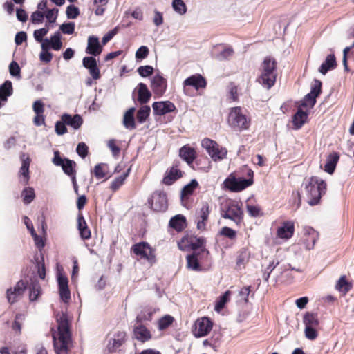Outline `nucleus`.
Here are the masks:
<instances>
[{"mask_svg": "<svg viewBox=\"0 0 354 354\" xmlns=\"http://www.w3.org/2000/svg\"><path fill=\"white\" fill-rule=\"evenodd\" d=\"M28 286H29L28 282H25L22 279L19 280L13 288H10L7 290L6 295L8 301L10 304L15 303L17 301L18 297L24 294Z\"/></svg>", "mask_w": 354, "mask_h": 354, "instance_id": "nucleus-17", "label": "nucleus"}, {"mask_svg": "<svg viewBox=\"0 0 354 354\" xmlns=\"http://www.w3.org/2000/svg\"><path fill=\"white\" fill-rule=\"evenodd\" d=\"M82 65L88 70L89 74L93 80H99L101 77L100 71L94 56L84 57L82 59Z\"/></svg>", "mask_w": 354, "mask_h": 354, "instance_id": "nucleus-21", "label": "nucleus"}, {"mask_svg": "<svg viewBox=\"0 0 354 354\" xmlns=\"http://www.w3.org/2000/svg\"><path fill=\"white\" fill-rule=\"evenodd\" d=\"M260 75L257 79L261 85L266 89H270L274 84L277 77V62L271 57L266 56L259 67Z\"/></svg>", "mask_w": 354, "mask_h": 354, "instance_id": "nucleus-2", "label": "nucleus"}, {"mask_svg": "<svg viewBox=\"0 0 354 354\" xmlns=\"http://www.w3.org/2000/svg\"><path fill=\"white\" fill-rule=\"evenodd\" d=\"M201 144L214 161L222 160L226 158L227 150L220 146L216 141L205 138L202 140Z\"/></svg>", "mask_w": 354, "mask_h": 354, "instance_id": "nucleus-6", "label": "nucleus"}, {"mask_svg": "<svg viewBox=\"0 0 354 354\" xmlns=\"http://www.w3.org/2000/svg\"><path fill=\"white\" fill-rule=\"evenodd\" d=\"M28 289L30 301H37L41 294V288L36 278L30 279V283L29 284Z\"/></svg>", "mask_w": 354, "mask_h": 354, "instance_id": "nucleus-31", "label": "nucleus"}, {"mask_svg": "<svg viewBox=\"0 0 354 354\" xmlns=\"http://www.w3.org/2000/svg\"><path fill=\"white\" fill-rule=\"evenodd\" d=\"M62 120H63L66 125L73 127L74 129H78L83 123L82 118L78 114L72 116L69 114L64 113L62 116Z\"/></svg>", "mask_w": 354, "mask_h": 354, "instance_id": "nucleus-30", "label": "nucleus"}, {"mask_svg": "<svg viewBox=\"0 0 354 354\" xmlns=\"http://www.w3.org/2000/svg\"><path fill=\"white\" fill-rule=\"evenodd\" d=\"M319 234L313 227H309L306 232V241L308 243H316L319 240Z\"/></svg>", "mask_w": 354, "mask_h": 354, "instance_id": "nucleus-49", "label": "nucleus"}, {"mask_svg": "<svg viewBox=\"0 0 354 354\" xmlns=\"http://www.w3.org/2000/svg\"><path fill=\"white\" fill-rule=\"evenodd\" d=\"M151 97V93L145 83H139L133 91V99L140 104H147Z\"/></svg>", "mask_w": 354, "mask_h": 354, "instance_id": "nucleus-16", "label": "nucleus"}, {"mask_svg": "<svg viewBox=\"0 0 354 354\" xmlns=\"http://www.w3.org/2000/svg\"><path fill=\"white\" fill-rule=\"evenodd\" d=\"M316 97H314V95H312L310 93H308L304 100L301 103V106L303 107L310 106L313 107L316 103Z\"/></svg>", "mask_w": 354, "mask_h": 354, "instance_id": "nucleus-60", "label": "nucleus"}, {"mask_svg": "<svg viewBox=\"0 0 354 354\" xmlns=\"http://www.w3.org/2000/svg\"><path fill=\"white\" fill-rule=\"evenodd\" d=\"M227 123L234 131L248 130L251 124V119L243 113L241 106L232 107L229 110Z\"/></svg>", "mask_w": 354, "mask_h": 354, "instance_id": "nucleus-4", "label": "nucleus"}, {"mask_svg": "<svg viewBox=\"0 0 354 354\" xmlns=\"http://www.w3.org/2000/svg\"><path fill=\"white\" fill-rule=\"evenodd\" d=\"M241 169L248 177V179H243L242 178H236L234 176L231 174L223 183L227 189L233 192H239L253 184V171L246 165L243 166Z\"/></svg>", "mask_w": 354, "mask_h": 354, "instance_id": "nucleus-5", "label": "nucleus"}, {"mask_svg": "<svg viewBox=\"0 0 354 354\" xmlns=\"http://www.w3.org/2000/svg\"><path fill=\"white\" fill-rule=\"evenodd\" d=\"M46 245H37V251L36 252L33 261L37 268V273L41 279H44L46 277V268L44 264V259L42 251Z\"/></svg>", "mask_w": 354, "mask_h": 354, "instance_id": "nucleus-20", "label": "nucleus"}, {"mask_svg": "<svg viewBox=\"0 0 354 354\" xmlns=\"http://www.w3.org/2000/svg\"><path fill=\"white\" fill-rule=\"evenodd\" d=\"M322 83L320 80H315L314 84L312 86L310 92L309 93L312 95H314V97H317L322 93Z\"/></svg>", "mask_w": 354, "mask_h": 354, "instance_id": "nucleus-59", "label": "nucleus"}, {"mask_svg": "<svg viewBox=\"0 0 354 354\" xmlns=\"http://www.w3.org/2000/svg\"><path fill=\"white\" fill-rule=\"evenodd\" d=\"M339 154L337 152H333L330 153L326 159L324 171L329 174H333L335 170L337 164L339 162Z\"/></svg>", "mask_w": 354, "mask_h": 354, "instance_id": "nucleus-32", "label": "nucleus"}, {"mask_svg": "<svg viewBox=\"0 0 354 354\" xmlns=\"http://www.w3.org/2000/svg\"><path fill=\"white\" fill-rule=\"evenodd\" d=\"M352 287V283L347 281L345 275L341 276L335 285V288L344 295L348 292Z\"/></svg>", "mask_w": 354, "mask_h": 354, "instance_id": "nucleus-40", "label": "nucleus"}, {"mask_svg": "<svg viewBox=\"0 0 354 354\" xmlns=\"http://www.w3.org/2000/svg\"><path fill=\"white\" fill-rule=\"evenodd\" d=\"M152 108L153 114L160 116L176 111V106L170 101L155 102L152 104Z\"/></svg>", "mask_w": 354, "mask_h": 354, "instance_id": "nucleus-18", "label": "nucleus"}, {"mask_svg": "<svg viewBox=\"0 0 354 354\" xmlns=\"http://www.w3.org/2000/svg\"><path fill=\"white\" fill-rule=\"evenodd\" d=\"M183 86H192L196 90L204 89L207 86V81L201 74H195L189 76L183 82Z\"/></svg>", "mask_w": 354, "mask_h": 354, "instance_id": "nucleus-23", "label": "nucleus"}, {"mask_svg": "<svg viewBox=\"0 0 354 354\" xmlns=\"http://www.w3.org/2000/svg\"><path fill=\"white\" fill-rule=\"evenodd\" d=\"M230 295L231 292L230 290H226L223 294L218 297L216 301L214 306V310L216 312H219L224 308L226 304L230 301Z\"/></svg>", "mask_w": 354, "mask_h": 354, "instance_id": "nucleus-43", "label": "nucleus"}, {"mask_svg": "<svg viewBox=\"0 0 354 354\" xmlns=\"http://www.w3.org/2000/svg\"><path fill=\"white\" fill-rule=\"evenodd\" d=\"M279 262L278 261H277L276 262L274 260L270 261L269 265L263 271V276H262V277L265 281H268L270 274L275 269V268L279 265Z\"/></svg>", "mask_w": 354, "mask_h": 354, "instance_id": "nucleus-56", "label": "nucleus"}, {"mask_svg": "<svg viewBox=\"0 0 354 354\" xmlns=\"http://www.w3.org/2000/svg\"><path fill=\"white\" fill-rule=\"evenodd\" d=\"M127 340V333L124 331H118L113 338L109 340L106 350L109 353L115 352Z\"/></svg>", "mask_w": 354, "mask_h": 354, "instance_id": "nucleus-19", "label": "nucleus"}, {"mask_svg": "<svg viewBox=\"0 0 354 354\" xmlns=\"http://www.w3.org/2000/svg\"><path fill=\"white\" fill-rule=\"evenodd\" d=\"M223 217L231 219L236 224L241 223L243 220V212L241 209V205L236 201L230 203Z\"/></svg>", "mask_w": 354, "mask_h": 354, "instance_id": "nucleus-13", "label": "nucleus"}, {"mask_svg": "<svg viewBox=\"0 0 354 354\" xmlns=\"http://www.w3.org/2000/svg\"><path fill=\"white\" fill-rule=\"evenodd\" d=\"M337 66L336 58L333 54L328 55L326 60L322 63L319 68V71L326 75L329 70L335 68Z\"/></svg>", "mask_w": 354, "mask_h": 354, "instance_id": "nucleus-35", "label": "nucleus"}, {"mask_svg": "<svg viewBox=\"0 0 354 354\" xmlns=\"http://www.w3.org/2000/svg\"><path fill=\"white\" fill-rule=\"evenodd\" d=\"M205 239L203 237H197L192 233H187L181 239V243H205Z\"/></svg>", "mask_w": 354, "mask_h": 354, "instance_id": "nucleus-46", "label": "nucleus"}, {"mask_svg": "<svg viewBox=\"0 0 354 354\" xmlns=\"http://www.w3.org/2000/svg\"><path fill=\"white\" fill-rule=\"evenodd\" d=\"M57 281L60 299L64 303H68L71 300V291L68 287V279L62 268H57Z\"/></svg>", "mask_w": 354, "mask_h": 354, "instance_id": "nucleus-8", "label": "nucleus"}, {"mask_svg": "<svg viewBox=\"0 0 354 354\" xmlns=\"http://www.w3.org/2000/svg\"><path fill=\"white\" fill-rule=\"evenodd\" d=\"M21 196L23 197V202L25 204L30 203L35 197L34 189L32 187L25 188L22 192Z\"/></svg>", "mask_w": 354, "mask_h": 354, "instance_id": "nucleus-51", "label": "nucleus"}, {"mask_svg": "<svg viewBox=\"0 0 354 354\" xmlns=\"http://www.w3.org/2000/svg\"><path fill=\"white\" fill-rule=\"evenodd\" d=\"M50 43L51 48L55 50H59L62 47V42L61 41V35L59 32H55L50 38Z\"/></svg>", "mask_w": 354, "mask_h": 354, "instance_id": "nucleus-53", "label": "nucleus"}, {"mask_svg": "<svg viewBox=\"0 0 354 354\" xmlns=\"http://www.w3.org/2000/svg\"><path fill=\"white\" fill-rule=\"evenodd\" d=\"M13 89L12 82L6 80L0 86V109L7 102L8 97L12 94Z\"/></svg>", "mask_w": 354, "mask_h": 354, "instance_id": "nucleus-29", "label": "nucleus"}, {"mask_svg": "<svg viewBox=\"0 0 354 354\" xmlns=\"http://www.w3.org/2000/svg\"><path fill=\"white\" fill-rule=\"evenodd\" d=\"M304 333L306 337L310 340H315L318 336L317 328L305 327Z\"/></svg>", "mask_w": 354, "mask_h": 354, "instance_id": "nucleus-61", "label": "nucleus"}, {"mask_svg": "<svg viewBox=\"0 0 354 354\" xmlns=\"http://www.w3.org/2000/svg\"><path fill=\"white\" fill-rule=\"evenodd\" d=\"M151 88L155 97H162L167 88V81L161 74H156L151 80Z\"/></svg>", "mask_w": 354, "mask_h": 354, "instance_id": "nucleus-14", "label": "nucleus"}, {"mask_svg": "<svg viewBox=\"0 0 354 354\" xmlns=\"http://www.w3.org/2000/svg\"><path fill=\"white\" fill-rule=\"evenodd\" d=\"M211 210V206L207 202L202 203L201 207L196 209L195 222L198 230H206Z\"/></svg>", "mask_w": 354, "mask_h": 354, "instance_id": "nucleus-9", "label": "nucleus"}, {"mask_svg": "<svg viewBox=\"0 0 354 354\" xmlns=\"http://www.w3.org/2000/svg\"><path fill=\"white\" fill-rule=\"evenodd\" d=\"M308 113L299 108L296 113L292 117V123L296 129H300L306 122Z\"/></svg>", "mask_w": 354, "mask_h": 354, "instance_id": "nucleus-38", "label": "nucleus"}, {"mask_svg": "<svg viewBox=\"0 0 354 354\" xmlns=\"http://www.w3.org/2000/svg\"><path fill=\"white\" fill-rule=\"evenodd\" d=\"M246 210L249 215L252 217H259L263 215V212L261 207L258 205H253L249 203L246 204Z\"/></svg>", "mask_w": 354, "mask_h": 354, "instance_id": "nucleus-50", "label": "nucleus"}, {"mask_svg": "<svg viewBox=\"0 0 354 354\" xmlns=\"http://www.w3.org/2000/svg\"><path fill=\"white\" fill-rule=\"evenodd\" d=\"M77 154L82 158H84L88 153V147L84 142H80L76 148Z\"/></svg>", "mask_w": 354, "mask_h": 354, "instance_id": "nucleus-63", "label": "nucleus"}, {"mask_svg": "<svg viewBox=\"0 0 354 354\" xmlns=\"http://www.w3.org/2000/svg\"><path fill=\"white\" fill-rule=\"evenodd\" d=\"M53 163L57 167H61L63 171L67 176L73 175L76 172V163L75 161L68 158H62L59 151L54 152V157L52 160Z\"/></svg>", "mask_w": 354, "mask_h": 354, "instance_id": "nucleus-10", "label": "nucleus"}, {"mask_svg": "<svg viewBox=\"0 0 354 354\" xmlns=\"http://www.w3.org/2000/svg\"><path fill=\"white\" fill-rule=\"evenodd\" d=\"M179 156L189 165H191L196 158V151L194 148L190 147L189 145H185L180 149Z\"/></svg>", "mask_w": 354, "mask_h": 354, "instance_id": "nucleus-27", "label": "nucleus"}, {"mask_svg": "<svg viewBox=\"0 0 354 354\" xmlns=\"http://www.w3.org/2000/svg\"><path fill=\"white\" fill-rule=\"evenodd\" d=\"M138 74L142 77H147L153 73V68L151 66H141L138 68Z\"/></svg>", "mask_w": 354, "mask_h": 354, "instance_id": "nucleus-57", "label": "nucleus"}, {"mask_svg": "<svg viewBox=\"0 0 354 354\" xmlns=\"http://www.w3.org/2000/svg\"><path fill=\"white\" fill-rule=\"evenodd\" d=\"M187 259V268L194 270V271H201V266L199 263L198 259L196 257L195 253H191L187 254L186 257Z\"/></svg>", "mask_w": 354, "mask_h": 354, "instance_id": "nucleus-42", "label": "nucleus"}, {"mask_svg": "<svg viewBox=\"0 0 354 354\" xmlns=\"http://www.w3.org/2000/svg\"><path fill=\"white\" fill-rule=\"evenodd\" d=\"M153 312L150 310H142L136 316V321L138 324H142L145 321H151L152 319Z\"/></svg>", "mask_w": 354, "mask_h": 354, "instance_id": "nucleus-52", "label": "nucleus"}, {"mask_svg": "<svg viewBox=\"0 0 354 354\" xmlns=\"http://www.w3.org/2000/svg\"><path fill=\"white\" fill-rule=\"evenodd\" d=\"M180 161H174L172 166L166 170L162 183L169 186L181 178L183 176V171L180 170Z\"/></svg>", "mask_w": 354, "mask_h": 354, "instance_id": "nucleus-11", "label": "nucleus"}, {"mask_svg": "<svg viewBox=\"0 0 354 354\" xmlns=\"http://www.w3.org/2000/svg\"><path fill=\"white\" fill-rule=\"evenodd\" d=\"M149 54V50L148 47L145 46H140L136 53V58L137 59H145Z\"/></svg>", "mask_w": 354, "mask_h": 354, "instance_id": "nucleus-64", "label": "nucleus"}, {"mask_svg": "<svg viewBox=\"0 0 354 354\" xmlns=\"http://www.w3.org/2000/svg\"><path fill=\"white\" fill-rule=\"evenodd\" d=\"M46 26H47V25L46 24ZM48 27H44V28H40V29H38V30H35L34 31V37H35V39L39 41V42H41L43 41V37L47 35V33L48 32Z\"/></svg>", "mask_w": 354, "mask_h": 354, "instance_id": "nucleus-62", "label": "nucleus"}, {"mask_svg": "<svg viewBox=\"0 0 354 354\" xmlns=\"http://www.w3.org/2000/svg\"><path fill=\"white\" fill-rule=\"evenodd\" d=\"M136 109L134 107H131L126 111L123 118V124L125 128L132 130L136 129V123L134 118V113Z\"/></svg>", "mask_w": 354, "mask_h": 354, "instance_id": "nucleus-37", "label": "nucleus"}, {"mask_svg": "<svg viewBox=\"0 0 354 354\" xmlns=\"http://www.w3.org/2000/svg\"><path fill=\"white\" fill-rule=\"evenodd\" d=\"M172 7L180 15H184L187 12V6L183 0H173Z\"/></svg>", "mask_w": 354, "mask_h": 354, "instance_id": "nucleus-55", "label": "nucleus"}, {"mask_svg": "<svg viewBox=\"0 0 354 354\" xmlns=\"http://www.w3.org/2000/svg\"><path fill=\"white\" fill-rule=\"evenodd\" d=\"M196 328L194 332V335L196 338L205 337L209 334L211 331L213 322L211 319L207 317H203L201 319H198L195 324Z\"/></svg>", "mask_w": 354, "mask_h": 354, "instance_id": "nucleus-15", "label": "nucleus"}, {"mask_svg": "<svg viewBox=\"0 0 354 354\" xmlns=\"http://www.w3.org/2000/svg\"><path fill=\"white\" fill-rule=\"evenodd\" d=\"M20 159L21 160V167L20 168V174L24 176V183L27 184L30 176H29V167L30 163V159L28 154L21 153L20 155Z\"/></svg>", "mask_w": 354, "mask_h": 354, "instance_id": "nucleus-33", "label": "nucleus"}, {"mask_svg": "<svg viewBox=\"0 0 354 354\" xmlns=\"http://www.w3.org/2000/svg\"><path fill=\"white\" fill-rule=\"evenodd\" d=\"M303 323L305 327L317 328L319 325L317 313L306 312L303 317Z\"/></svg>", "mask_w": 354, "mask_h": 354, "instance_id": "nucleus-36", "label": "nucleus"}, {"mask_svg": "<svg viewBox=\"0 0 354 354\" xmlns=\"http://www.w3.org/2000/svg\"><path fill=\"white\" fill-rule=\"evenodd\" d=\"M109 173V166L106 163L97 164L93 169V174L97 179L105 178Z\"/></svg>", "mask_w": 354, "mask_h": 354, "instance_id": "nucleus-41", "label": "nucleus"}, {"mask_svg": "<svg viewBox=\"0 0 354 354\" xmlns=\"http://www.w3.org/2000/svg\"><path fill=\"white\" fill-rule=\"evenodd\" d=\"M133 332L135 338L141 342H145L151 339L150 331L142 324L135 326Z\"/></svg>", "mask_w": 354, "mask_h": 354, "instance_id": "nucleus-28", "label": "nucleus"}, {"mask_svg": "<svg viewBox=\"0 0 354 354\" xmlns=\"http://www.w3.org/2000/svg\"><path fill=\"white\" fill-rule=\"evenodd\" d=\"M131 171V167H129L126 172H124L122 175L115 178L110 185V189L115 192L120 189V187L124 185L127 178L129 176Z\"/></svg>", "mask_w": 354, "mask_h": 354, "instance_id": "nucleus-39", "label": "nucleus"}, {"mask_svg": "<svg viewBox=\"0 0 354 354\" xmlns=\"http://www.w3.org/2000/svg\"><path fill=\"white\" fill-rule=\"evenodd\" d=\"M24 224L26 225L27 229L30 231L31 235L34 238L36 243H44V241L43 240V238L40 237L39 236H38L37 234V233L34 229L33 225L32 223V221L28 216H25L24 217Z\"/></svg>", "mask_w": 354, "mask_h": 354, "instance_id": "nucleus-45", "label": "nucleus"}, {"mask_svg": "<svg viewBox=\"0 0 354 354\" xmlns=\"http://www.w3.org/2000/svg\"><path fill=\"white\" fill-rule=\"evenodd\" d=\"M304 184L308 198V203L310 206L318 205L322 196L326 192V183L317 176H311L306 179Z\"/></svg>", "mask_w": 354, "mask_h": 354, "instance_id": "nucleus-3", "label": "nucleus"}, {"mask_svg": "<svg viewBox=\"0 0 354 354\" xmlns=\"http://www.w3.org/2000/svg\"><path fill=\"white\" fill-rule=\"evenodd\" d=\"M58 324V339L60 345L58 346L55 336L53 335V346L56 354H61V352H67L68 351V344L71 339L70 331V322L66 313L62 312V314L57 315L56 317Z\"/></svg>", "mask_w": 354, "mask_h": 354, "instance_id": "nucleus-1", "label": "nucleus"}, {"mask_svg": "<svg viewBox=\"0 0 354 354\" xmlns=\"http://www.w3.org/2000/svg\"><path fill=\"white\" fill-rule=\"evenodd\" d=\"M178 247L180 250H187L189 248L192 253H195L196 257L198 259L205 257L209 254L205 245H178Z\"/></svg>", "mask_w": 354, "mask_h": 354, "instance_id": "nucleus-26", "label": "nucleus"}, {"mask_svg": "<svg viewBox=\"0 0 354 354\" xmlns=\"http://www.w3.org/2000/svg\"><path fill=\"white\" fill-rule=\"evenodd\" d=\"M148 203L154 212H165L168 207L167 193L163 190L154 191L148 199Z\"/></svg>", "mask_w": 354, "mask_h": 354, "instance_id": "nucleus-7", "label": "nucleus"}, {"mask_svg": "<svg viewBox=\"0 0 354 354\" xmlns=\"http://www.w3.org/2000/svg\"><path fill=\"white\" fill-rule=\"evenodd\" d=\"M66 13L68 19H75L80 15V10L75 6L69 5L66 8Z\"/></svg>", "mask_w": 354, "mask_h": 354, "instance_id": "nucleus-58", "label": "nucleus"}, {"mask_svg": "<svg viewBox=\"0 0 354 354\" xmlns=\"http://www.w3.org/2000/svg\"><path fill=\"white\" fill-rule=\"evenodd\" d=\"M228 98L232 102L239 101L238 86L234 82H230L228 86Z\"/></svg>", "mask_w": 354, "mask_h": 354, "instance_id": "nucleus-54", "label": "nucleus"}, {"mask_svg": "<svg viewBox=\"0 0 354 354\" xmlns=\"http://www.w3.org/2000/svg\"><path fill=\"white\" fill-rule=\"evenodd\" d=\"M169 225L176 231L181 232L187 227L186 218L182 214L176 215L170 219Z\"/></svg>", "mask_w": 354, "mask_h": 354, "instance_id": "nucleus-34", "label": "nucleus"}, {"mask_svg": "<svg viewBox=\"0 0 354 354\" xmlns=\"http://www.w3.org/2000/svg\"><path fill=\"white\" fill-rule=\"evenodd\" d=\"M131 251L140 259H147L149 263L156 261L155 249L151 245H133Z\"/></svg>", "mask_w": 354, "mask_h": 354, "instance_id": "nucleus-12", "label": "nucleus"}, {"mask_svg": "<svg viewBox=\"0 0 354 354\" xmlns=\"http://www.w3.org/2000/svg\"><path fill=\"white\" fill-rule=\"evenodd\" d=\"M199 186L198 181L196 179H192L190 183L185 186L181 190V197L187 198L191 196L194 190Z\"/></svg>", "mask_w": 354, "mask_h": 354, "instance_id": "nucleus-44", "label": "nucleus"}, {"mask_svg": "<svg viewBox=\"0 0 354 354\" xmlns=\"http://www.w3.org/2000/svg\"><path fill=\"white\" fill-rule=\"evenodd\" d=\"M102 49V45L100 44L99 39L97 37L93 35L88 37L86 48L87 54L96 57L101 54Z\"/></svg>", "mask_w": 354, "mask_h": 354, "instance_id": "nucleus-25", "label": "nucleus"}, {"mask_svg": "<svg viewBox=\"0 0 354 354\" xmlns=\"http://www.w3.org/2000/svg\"><path fill=\"white\" fill-rule=\"evenodd\" d=\"M252 257V252L249 248H243L237 252L236 260V270H241L245 268L246 264Z\"/></svg>", "mask_w": 354, "mask_h": 354, "instance_id": "nucleus-24", "label": "nucleus"}, {"mask_svg": "<svg viewBox=\"0 0 354 354\" xmlns=\"http://www.w3.org/2000/svg\"><path fill=\"white\" fill-rule=\"evenodd\" d=\"M174 321V318L171 315H166L163 316L158 320V329L160 330L167 329L173 324Z\"/></svg>", "mask_w": 354, "mask_h": 354, "instance_id": "nucleus-48", "label": "nucleus"}, {"mask_svg": "<svg viewBox=\"0 0 354 354\" xmlns=\"http://www.w3.org/2000/svg\"><path fill=\"white\" fill-rule=\"evenodd\" d=\"M295 232V223L292 221H286L282 223L277 230V236L279 239L288 240Z\"/></svg>", "mask_w": 354, "mask_h": 354, "instance_id": "nucleus-22", "label": "nucleus"}, {"mask_svg": "<svg viewBox=\"0 0 354 354\" xmlns=\"http://www.w3.org/2000/svg\"><path fill=\"white\" fill-rule=\"evenodd\" d=\"M151 112V108L149 106L144 105L142 106L138 111L136 114L137 120L140 123H143L147 118L149 116Z\"/></svg>", "mask_w": 354, "mask_h": 354, "instance_id": "nucleus-47", "label": "nucleus"}]
</instances>
